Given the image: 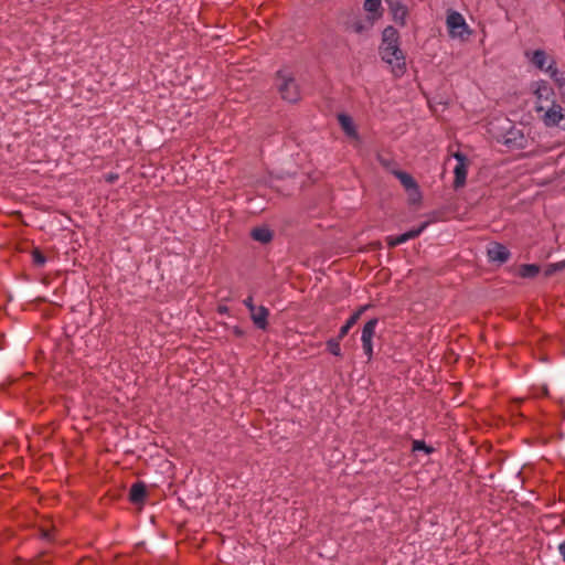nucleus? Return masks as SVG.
Masks as SVG:
<instances>
[{"instance_id":"31","label":"nucleus","mask_w":565,"mask_h":565,"mask_svg":"<svg viewBox=\"0 0 565 565\" xmlns=\"http://www.w3.org/2000/svg\"><path fill=\"white\" fill-rule=\"evenodd\" d=\"M232 332H233V334H234L235 337H237V338H243V337H245V334H246V333H245V331H244L242 328L237 327V326H235V327L232 329Z\"/></svg>"},{"instance_id":"21","label":"nucleus","mask_w":565,"mask_h":565,"mask_svg":"<svg viewBox=\"0 0 565 565\" xmlns=\"http://www.w3.org/2000/svg\"><path fill=\"white\" fill-rule=\"evenodd\" d=\"M364 9L365 11L375 14V17H380L381 0H365Z\"/></svg>"},{"instance_id":"7","label":"nucleus","mask_w":565,"mask_h":565,"mask_svg":"<svg viewBox=\"0 0 565 565\" xmlns=\"http://www.w3.org/2000/svg\"><path fill=\"white\" fill-rule=\"evenodd\" d=\"M543 120L548 127L561 126L565 129V124L562 125V121L565 120L563 108L558 104L553 103L552 107L545 111Z\"/></svg>"},{"instance_id":"10","label":"nucleus","mask_w":565,"mask_h":565,"mask_svg":"<svg viewBox=\"0 0 565 565\" xmlns=\"http://www.w3.org/2000/svg\"><path fill=\"white\" fill-rule=\"evenodd\" d=\"M250 319L256 328L266 330L268 328L269 310L264 306H258L255 311H252Z\"/></svg>"},{"instance_id":"9","label":"nucleus","mask_w":565,"mask_h":565,"mask_svg":"<svg viewBox=\"0 0 565 565\" xmlns=\"http://www.w3.org/2000/svg\"><path fill=\"white\" fill-rule=\"evenodd\" d=\"M503 143L509 148H524L525 138L521 130L511 128L503 137Z\"/></svg>"},{"instance_id":"27","label":"nucleus","mask_w":565,"mask_h":565,"mask_svg":"<svg viewBox=\"0 0 565 565\" xmlns=\"http://www.w3.org/2000/svg\"><path fill=\"white\" fill-rule=\"evenodd\" d=\"M522 399H514L512 401L511 403V406H510V412L512 413V415H520L522 416V414L519 413V406L521 404Z\"/></svg>"},{"instance_id":"28","label":"nucleus","mask_w":565,"mask_h":565,"mask_svg":"<svg viewBox=\"0 0 565 565\" xmlns=\"http://www.w3.org/2000/svg\"><path fill=\"white\" fill-rule=\"evenodd\" d=\"M243 303H244V305H245V307L248 309L249 313H250L252 311H255V309L258 307V306H255V305H254V301H253V297H252V296L247 297V298L243 301Z\"/></svg>"},{"instance_id":"26","label":"nucleus","mask_w":565,"mask_h":565,"mask_svg":"<svg viewBox=\"0 0 565 565\" xmlns=\"http://www.w3.org/2000/svg\"><path fill=\"white\" fill-rule=\"evenodd\" d=\"M367 25L364 21L362 20H356L352 23V30L355 32V33H363L364 31L367 30Z\"/></svg>"},{"instance_id":"14","label":"nucleus","mask_w":565,"mask_h":565,"mask_svg":"<svg viewBox=\"0 0 565 565\" xmlns=\"http://www.w3.org/2000/svg\"><path fill=\"white\" fill-rule=\"evenodd\" d=\"M253 239L267 244L273 239V232L267 227H255L250 232Z\"/></svg>"},{"instance_id":"15","label":"nucleus","mask_w":565,"mask_h":565,"mask_svg":"<svg viewBox=\"0 0 565 565\" xmlns=\"http://www.w3.org/2000/svg\"><path fill=\"white\" fill-rule=\"evenodd\" d=\"M398 38L397 30L393 26H387L383 31L381 45H398Z\"/></svg>"},{"instance_id":"1","label":"nucleus","mask_w":565,"mask_h":565,"mask_svg":"<svg viewBox=\"0 0 565 565\" xmlns=\"http://www.w3.org/2000/svg\"><path fill=\"white\" fill-rule=\"evenodd\" d=\"M380 54L382 60L392 65L395 76H402L406 70L405 56L398 45H381Z\"/></svg>"},{"instance_id":"16","label":"nucleus","mask_w":565,"mask_h":565,"mask_svg":"<svg viewBox=\"0 0 565 565\" xmlns=\"http://www.w3.org/2000/svg\"><path fill=\"white\" fill-rule=\"evenodd\" d=\"M364 310V308H361L359 311H356L355 313H353L348 320L347 322L341 327L340 331H339V339H343L348 333L349 331L353 328V326L358 322V320L360 319V316L362 313V311Z\"/></svg>"},{"instance_id":"32","label":"nucleus","mask_w":565,"mask_h":565,"mask_svg":"<svg viewBox=\"0 0 565 565\" xmlns=\"http://www.w3.org/2000/svg\"><path fill=\"white\" fill-rule=\"evenodd\" d=\"M556 271H557L556 266L554 264H551V265L547 266V268L545 269L544 274H545L546 277H550L553 274H555Z\"/></svg>"},{"instance_id":"34","label":"nucleus","mask_w":565,"mask_h":565,"mask_svg":"<svg viewBox=\"0 0 565 565\" xmlns=\"http://www.w3.org/2000/svg\"><path fill=\"white\" fill-rule=\"evenodd\" d=\"M559 554L562 555L563 561L565 562V541L558 546Z\"/></svg>"},{"instance_id":"25","label":"nucleus","mask_w":565,"mask_h":565,"mask_svg":"<svg viewBox=\"0 0 565 565\" xmlns=\"http://www.w3.org/2000/svg\"><path fill=\"white\" fill-rule=\"evenodd\" d=\"M361 341H362L363 351H364L365 355L367 356V361H371L372 355H373L372 339H361Z\"/></svg>"},{"instance_id":"37","label":"nucleus","mask_w":565,"mask_h":565,"mask_svg":"<svg viewBox=\"0 0 565 565\" xmlns=\"http://www.w3.org/2000/svg\"><path fill=\"white\" fill-rule=\"evenodd\" d=\"M226 310H227V308H226V307H221V308H220V311H221V312L226 311Z\"/></svg>"},{"instance_id":"38","label":"nucleus","mask_w":565,"mask_h":565,"mask_svg":"<svg viewBox=\"0 0 565 565\" xmlns=\"http://www.w3.org/2000/svg\"><path fill=\"white\" fill-rule=\"evenodd\" d=\"M381 162H382L383 166H387L386 161L381 160Z\"/></svg>"},{"instance_id":"24","label":"nucleus","mask_w":565,"mask_h":565,"mask_svg":"<svg viewBox=\"0 0 565 565\" xmlns=\"http://www.w3.org/2000/svg\"><path fill=\"white\" fill-rule=\"evenodd\" d=\"M412 450H413V451H415V452H416V451H420V450H423V451H425L426 454H430V452L433 451V448H431V447H429V446H427V445L425 444V441H423V440H414V441H413Z\"/></svg>"},{"instance_id":"6","label":"nucleus","mask_w":565,"mask_h":565,"mask_svg":"<svg viewBox=\"0 0 565 565\" xmlns=\"http://www.w3.org/2000/svg\"><path fill=\"white\" fill-rule=\"evenodd\" d=\"M427 225H428V222H425L419 227L413 228L402 235L387 236L386 243L391 248L396 247L397 245L406 243L409 239H414V238L418 237L422 234V232L427 227Z\"/></svg>"},{"instance_id":"8","label":"nucleus","mask_w":565,"mask_h":565,"mask_svg":"<svg viewBox=\"0 0 565 565\" xmlns=\"http://www.w3.org/2000/svg\"><path fill=\"white\" fill-rule=\"evenodd\" d=\"M488 256L491 260L503 264L510 258V252L504 245L492 243L488 248Z\"/></svg>"},{"instance_id":"29","label":"nucleus","mask_w":565,"mask_h":565,"mask_svg":"<svg viewBox=\"0 0 565 565\" xmlns=\"http://www.w3.org/2000/svg\"><path fill=\"white\" fill-rule=\"evenodd\" d=\"M403 1H404V0L393 1V2H391V3H387V6H388V8H390L391 12L396 11V10H397V9H399V8H404V7H406V6L403 3Z\"/></svg>"},{"instance_id":"19","label":"nucleus","mask_w":565,"mask_h":565,"mask_svg":"<svg viewBox=\"0 0 565 565\" xmlns=\"http://www.w3.org/2000/svg\"><path fill=\"white\" fill-rule=\"evenodd\" d=\"M377 323L379 320L376 318L369 320L362 329L361 339H373Z\"/></svg>"},{"instance_id":"18","label":"nucleus","mask_w":565,"mask_h":565,"mask_svg":"<svg viewBox=\"0 0 565 565\" xmlns=\"http://www.w3.org/2000/svg\"><path fill=\"white\" fill-rule=\"evenodd\" d=\"M540 266L536 264H524L520 267L519 274L523 278H534L540 273Z\"/></svg>"},{"instance_id":"5","label":"nucleus","mask_w":565,"mask_h":565,"mask_svg":"<svg viewBox=\"0 0 565 565\" xmlns=\"http://www.w3.org/2000/svg\"><path fill=\"white\" fill-rule=\"evenodd\" d=\"M456 159L458 160L454 173H455V181L454 186L455 189L462 188L466 184L467 173H468V163L463 154L456 153Z\"/></svg>"},{"instance_id":"35","label":"nucleus","mask_w":565,"mask_h":565,"mask_svg":"<svg viewBox=\"0 0 565 565\" xmlns=\"http://www.w3.org/2000/svg\"><path fill=\"white\" fill-rule=\"evenodd\" d=\"M554 265L556 266L557 271L558 270H563L565 268V260L564 262H559V263H555Z\"/></svg>"},{"instance_id":"2","label":"nucleus","mask_w":565,"mask_h":565,"mask_svg":"<svg viewBox=\"0 0 565 565\" xmlns=\"http://www.w3.org/2000/svg\"><path fill=\"white\" fill-rule=\"evenodd\" d=\"M525 55L530 58L531 63L537 67L541 71H545L550 74L551 78H553L561 88H564L565 86V79L562 77H558V71L554 66L555 62L551 60V63L547 64L548 56L545 51L543 50H535L534 52L530 53L526 52Z\"/></svg>"},{"instance_id":"13","label":"nucleus","mask_w":565,"mask_h":565,"mask_svg":"<svg viewBox=\"0 0 565 565\" xmlns=\"http://www.w3.org/2000/svg\"><path fill=\"white\" fill-rule=\"evenodd\" d=\"M393 174L401 181L402 185L407 190H414L418 195V186L413 177L404 171L395 170Z\"/></svg>"},{"instance_id":"36","label":"nucleus","mask_w":565,"mask_h":565,"mask_svg":"<svg viewBox=\"0 0 565 565\" xmlns=\"http://www.w3.org/2000/svg\"><path fill=\"white\" fill-rule=\"evenodd\" d=\"M543 109H544V108H543L542 106H537V107H536V110H537V111H542Z\"/></svg>"},{"instance_id":"3","label":"nucleus","mask_w":565,"mask_h":565,"mask_svg":"<svg viewBox=\"0 0 565 565\" xmlns=\"http://www.w3.org/2000/svg\"><path fill=\"white\" fill-rule=\"evenodd\" d=\"M278 90L282 99L289 103H296L300 99V90L295 78L284 74L281 71L277 73Z\"/></svg>"},{"instance_id":"4","label":"nucleus","mask_w":565,"mask_h":565,"mask_svg":"<svg viewBox=\"0 0 565 565\" xmlns=\"http://www.w3.org/2000/svg\"><path fill=\"white\" fill-rule=\"evenodd\" d=\"M446 23L449 34L452 38H462L465 33H468V25L463 17L457 11H450L448 13Z\"/></svg>"},{"instance_id":"23","label":"nucleus","mask_w":565,"mask_h":565,"mask_svg":"<svg viewBox=\"0 0 565 565\" xmlns=\"http://www.w3.org/2000/svg\"><path fill=\"white\" fill-rule=\"evenodd\" d=\"M32 257H33V263L35 266H38V267L44 266L46 258L40 249L35 248L32 252Z\"/></svg>"},{"instance_id":"12","label":"nucleus","mask_w":565,"mask_h":565,"mask_svg":"<svg viewBox=\"0 0 565 565\" xmlns=\"http://www.w3.org/2000/svg\"><path fill=\"white\" fill-rule=\"evenodd\" d=\"M338 120L342 130L345 132L348 137L358 139L356 128L354 126L352 118L349 115L339 114Z\"/></svg>"},{"instance_id":"20","label":"nucleus","mask_w":565,"mask_h":565,"mask_svg":"<svg viewBox=\"0 0 565 565\" xmlns=\"http://www.w3.org/2000/svg\"><path fill=\"white\" fill-rule=\"evenodd\" d=\"M341 340L342 339H339V335H338L337 338H332L327 341V349L331 354H333L335 356L342 355L341 348H340Z\"/></svg>"},{"instance_id":"33","label":"nucleus","mask_w":565,"mask_h":565,"mask_svg":"<svg viewBox=\"0 0 565 565\" xmlns=\"http://www.w3.org/2000/svg\"><path fill=\"white\" fill-rule=\"evenodd\" d=\"M41 536L47 541H52L51 532L44 527H41Z\"/></svg>"},{"instance_id":"22","label":"nucleus","mask_w":565,"mask_h":565,"mask_svg":"<svg viewBox=\"0 0 565 565\" xmlns=\"http://www.w3.org/2000/svg\"><path fill=\"white\" fill-rule=\"evenodd\" d=\"M392 14H393V19L396 23H399L401 25H405L406 17L408 14L407 7L399 8L396 11H393Z\"/></svg>"},{"instance_id":"11","label":"nucleus","mask_w":565,"mask_h":565,"mask_svg":"<svg viewBox=\"0 0 565 565\" xmlns=\"http://www.w3.org/2000/svg\"><path fill=\"white\" fill-rule=\"evenodd\" d=\"M147 488L142 482H136L131 486L129 491V500L134 504H143L147 498Z\"/></svg>"},{"instance_id":"17","label":"nucleus","mask_w":565,"mask_h":565,"mask_svg":"<svg viewBox=\"0 0 565 565\" xmlns=\"http://www.w3.org/2000/svg\"><path fill=\"white\" fill-rule=\"evenodd\" d=\"M553 89L548 86V84L544 81H541L537 83V87L534 90V95L539 100H548L550 97L553 95Z\"/></svg>"},{"instance_id":"30","label":"nucleus","mask_w":565,"mask_h":565,"mask_svg":"<svg viewBox=\"0 0 565 565\" xmlns=\"http://www.w3.org/2000/svg\"><path fill=\"white\" fill-rule=\"evenodd\" d=\"M47 555L46 552H42L40 553L34 559H33V563L34 564H42V563H49V561L45 558V556Z\"/></svg>"}]
</instances>
